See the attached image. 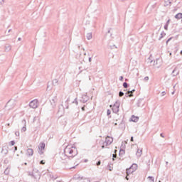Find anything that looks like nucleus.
Wrapping results in <instances>:
<instances>
[{
  "instance_id": "nucleus-46",
  "label": "nucleus",
  "mask_w": 182,
  "mask_h": 182,
  "mask_svg": "<svg viewBox=\"0 0 182 182\" xmlns=\"http://www.w3.org/2000/svg\"><path fill=\"white\" fill-rule=\"evenodd\" d=\"M131 141H134L133 136L131 137Z\"/></svg>"
},
{
  "instance_id": "nucleus-35",
  "label": "nucleus",
  "mask_w": 182,
  "mask_h": 182,
  "mask_svg": "<svg viewBox=\"0 0 182 182\" xmlns=\"http://www.w3.org/2000/svg\"><path fill=\"white\" fill-rule=\"evenodd\" d=\"M112 157H113V160H114V159H116V157H117V154H113Z\"/></svg>"
},
{
  "instance_id": "nucleus-55",
  "label": "nucleus",
  "mask_w": 182,
  "mask_h": 182,
  "mask_svg": "<svg viewBox=\"0 0 182 182\" xmlns=\"http://www.w3.org/2000/svg\"><path fill=\"white\" fill-rule=\"evenodd\" d=\"M7 126H11V124H7Z\"/></svg>"
},
{
  "instance_id": "nucleus-31",
  "label": "nucleus",
  "mask_w": 182,
  "mask_h": 182,
  "mask_svg": "<svg viewBox=\"0 0 182 182\" xmlns=\"http://www.w3.org/2000/svg\"><path fill=\"white\" fill-rule=\"evenodd\" d=\"M105 147H107V146H106V144H105V142H103V145L102 146V149H105Z\"/></svg>"
},
{
  "instance_id": "nucleus-19",
  "label": "nucleus",
  "mask_w": 182,
  "mask_h": 182,
  "mask_svg": "<svg viewBox=\"0 0 182 182\" xmlns=\"http://www.w3.org/2000/svg\"><path fill=\"white\" fill-rule=\"evenodd\" d=\"M176 19H182V13H178L175 16Z\"/></svg>"
},
{
  "instance_id": "nucleus-32",
  "label": "nucleus",
  "mask_w": 182,
  "mask_h": 182,
  "mask_svg": "<svg viewBox=\"0 0 182 182\" xmlns=\"http://www.w3.org/2000/svg\"><path fill=\"white\" fill-rule=\"evenodd\" d=\"M15 134H16V136H17L18 137H19V132H18V131L16 132H15Z\"/></svg>"
},
{
  "instance_id": "nucleus-42",
  "label": "nucleus",
  "mask_w": 182,
  "mask_h": 182,
  "mask_svg": "<svg viewBox=\"0 0 182 182\" xmlns=\"http://www.w3.org/2000/svg\"><path fill=\"white\" fill-rule=\"evenodd\" d=\"M166 95V92H162V96H165Z\"/></svg>"
},
{
  "instance_id": "nucleus-6",
  "label": "nucleus",
  "mask_w": 182,
  "mask_h": 182,
  "mask_svg": "<svg viewBox=\"0 0 182 182\" xmlns=\"http://www.w3.org/2000/svg\"><path fill=\"white\" fill-rule=\"evenodd\" d=\"M8 149H9V147L7 145H4L1 148V154H4V156H6V154H8L9 153Z\"/></svg>"
},
{
  "instance_id": "nucleus-61",
  "label": "nucleus",
  "mask_w": 182,
  "mask_h": 182,
  "mask_svg": "<svg viewBox=\"0 0 182 182\" xmlns=\"http://www.w3.org/2000/svg\"><path fill=\"white\" fill-rule=\"evenodd\" d=\"M163 38V36H161L159 39H161V38Z\"/></svg>"
},
{
  "instance_id": "nucleus-14",
  "label": "nucleus",
  "mask_w": 182,
  "mask_h": 182,
  "mask_svg": "<svg viewBox=\"0 0 182 182\" xmlns=\"http://www.w3.org/2000/svg\"><path fill=\"white\" fill-rule=\"evenodd\" d=\"M131 120H132V122H134V123H137V122H139V117L132 115L131 117Z\"/></svg>"
},
{
  "instance_id": "nucleus-64",
  "label": "nucleus",
  "mask_w": 182,
  "mask_h": 182,
  "mask_svg": "<svg viewBox=\"0 0 182 182\" xmlns=\"http://www.w3.org/2000/svg\"><path fill=\"white\" fill-rule=\"evenodd\" d=\"M159 182H161V181H159Z\"/></svg>"
},
{
  "instance_id": "nucleus-9",
  "label": "nucleus",
  "mask_w": 182,
  "mask_h": 182,
  "mask_svg": "<svg viewBox=\"0 0 182 182\" xmlns=\"http://www.w3.org/2000/svg\"><path fill=\"white\" fill-rule=\"evenodd\" d=\"M12 49V46L11 44H6L4 46V51L5 52H11Z\"/></svg>"
},
{
  "instance_id": "nucleus-62",
  "label": "nucleus",
  "mask_w": 182,
  "mask_h": 182,
  "mask_svg": "<svg viewBox=\"0 0 182 182\" xmlns=\"http://www.w3.org/2000/svg\"><path fill=\"white\" fill-rule=\"evenodd\" d=\"M114 151H115V153H116V151H117V150H115Z\"/></svg>"
},
{
  "instance_id": "nucleus-21",
  "label": "nucleus",
  "mask_w": 182,
  "mask_h": 182,
  "mask_svg": "<svg viewBox=\"0 0 182 182\" xmlns=\"http://www.w3.org/2000/svg\"><path fill=\"white\" fill-rule=\"evenodd\" d=\"M132 169L134 170V171H136V170H137V164H132V166L130 167Z\"/></svg>"
},
{
  "instance_id": "nucleus-1",
  "label": "nucleus",
  "mask_w": 182,
  "mask_h": 182,
  "mask_svg": "<svg viewBox=\"0 0 182 182\" xmlns=\"http://www.w3.org/2000/svg\"><path fill=\"white\" fill-rule=\"evenodd\" d=\"M75 150H76L74 147L69 148L66 147L64 149L63 152H60L59 154L58 159L60 161H63V163H65L68 159H73L75 156H76L77 153L75 152Z\"/></svg>"
},
{
  "instance_id": "nucleus-30",
  "label": "nucleus",
  "mask_w": 182,
  "mask_h": 182,
  "mask_svg": "<svg viewBox=\"0 0 182 182\" xmlns=\"http://www.w3.org/2000/svg\"><path fill=\"white\" fill-rule=\"evenodd\" d=\"M144 80L145 82H147V81L149 80V76L145 77L144 79Z\"/></svg>"
},
{
  "instance_id": "nucleus-49",
  "label": "nucleus",
  "mask_w": 182,
  "mask_h": 182,
  "mask_svg": "<svg viewBox=\"0 0 182 182\" xmlns=\"http://www.w3.org/2000/svg\"><path fill=\"white\" fill-rule=\"evenodd\" d=\"M82 110H85V107H82Z\"/></svg>"
},
{
  "instance_id": "nucleus-51",
  "label": "nucleus",
  "mask_w": 182,
  "mask_h": 182,
  "mask_svg": "<svg viewBox=\"0 0 182 182\" xmlns=\"http://www.w3.org/2000/svg\"><path fill=\"white\" fill-rule=\"evenodd\" d=\"M10 32H11V30H9V31H8V33H9Z\"/></svg>"
},
{
  "instance_id": "nucleus-27",
  "label": "nucleus",
  "mask_w": 182,
  "mask_h": 182,
  "mask_svg": "<svg viewBox=\"0 0 182 182\" xmlns=\"http://www.w3.org/2000/svg\"><path fill=\"white\" fill-rule=\"evenodd\" d=\"M4 174H6V176H8V174H9V170L8 168H6L5 171H4Z\"/></svg>"
},
{
  "instance_id": "nucleus-12",
  "label": "nucleus",
  "mask_w": 182,
  "mask_h": 182,
  "mask_svg": "<svg viewBox=\"0 0 182 182\" xmlns=\"http://www.w3.org/2000/svg\"><path fill=\"white\" fill-rule=\"evenodd\" d=\"M21 123L23 124V127L21 129V132H26V120L23 119L21 121Z\"/></svg>"
},
{
  "instance_id": "nucleus-8",
  "label": "nucleus",
  "mask_w": 182,
  "mask_h": 182,
  "mask_svg": "<svg viewBox=\"0 0 182 182\" xmlns=\"http://www.w3.org/2000/svg\"><path fill=\"white\" fill-rule=\"evenodd\" d=\"M154 66H155V68H160V66H161V61L160 60V59H156L154 62Z\"/></svg>"
},
{
  "instance_id": "nucleus-34",
  "label": "nucleus",
  "mask_w": 182,
  "mask_h": 182,
  "mask_svg": "<svg viewBox=\"0 0 182 182\" xmlns=\"http://www.w3.org/2000/svg\"><path fill=\"white\" fill-rule=\"evenodd\" d=\"M11 146H15V141H11Z\"/></svg>"
},
{
  "instance_id": "nucleus-52",
  "label": "nucleus",
  "mask_w": 182,
  "mask_h": 182,
  "mask_svg": "<svg viewBox=\"0 0 182 182\" xmlns=\"http://www.w3.org/2000/svg\"><path fill=\"white\" fill-rule=\"evenodd\" d=\"M114 125H115V126H117V122H116V123L114 124Z\"/></svg>"
},
{
  "instance_id": "nucleus-45",
  "label": "nucleus",
  "mask_w": 182,
  "mask_h": 182,
  "mask_svg": "<svg viewBox=\"0 0 182 182\" xmlns=\"http://www.w3.org/2000/svg\"><path fill=\"white\" fill-rule=\"evenodd\" d=\"M166 5H171V1H168V4H166Z\"/></svg>"
},
{
  "instance_id": "nucleus-15",
  "label": "nucleus",
  "mask_w": 182,
  "mask_h": 182,
  "mask_svg": "<svg viewBox=\"0 0 182 182\" xmlns=\"http://www.w3.org/2000/svg\"><path fill=\"white\" fill-rule=\"evenodd\" d=\"M172 73L173 76H177V75L180 73V71L178 70V69H177V68H175L174 70L172 71Z\"/></svg>"
},
{
  "instance_id": "nucleus-50",
  "label": "nucleus",
  "mask_w": 182,
  "mask_h": 182,
  "mask_svg": "<svg viewBox=\"0 0 182 182\" xmlns=\"http://www.w3.org/2000/svg\"><path fill=\"white\" fill-rule=\"evenodd\" d=\"M126 180H129V177L126 176Z\"/></svg>"
},
{
  "instance_id": "nucleus-24",
  "label": "nucleus",
  "mask_w": 182,
  "mask_h": 182,
  "mask_svg": "<svg viewBox=\"0 0 182 182\" xmlns=\"http://www.w3.org/2000/svg\"><path fill=\"white\" fill-rule=\"evenodd\" d=\"M119 97H122V96H124V93L123 92L120 91L119 92Z\"/></svg>"
},
{
  "instance_id": "nucleus-16",
  "label": "nucleus",
  "mask_w": 182,
  "mask_h": 182,
  "mask_svg": "<svg viewBox=\"0 0 182 182\" xmlns=\"http://www.w3.org/2000/svg\"><path fill=\"white\" fill-rule=\"evenodd\" d=\"M136 154L137 157H141V154H143V149H138Z\"/></svg>"
},
{
  "instance_id": "nucleus-26",
  "label": "nucleus",
  "mask_w": 182,
  "mask_h": 182,
  "mask_svg": "<svg viewBox=\"0 0 182 182\" xmlns=\"http://www.w3.org/2000/svg\"><path fill=\"white\" fill-rule=\"evenodd\" d=\"M123 86H124V87L125 89H127L129 85L127 84V82H124V83H123Z\"/></svg>"
},
{
  "instance_id": "nucleus-28",
  "label": "nucleus",
  "mask_w": 182,
  "mask_h": 182,
  "mask_svg": "<svg viewBox=\"0 0 182 182\" xmlns=\"http://www.w3.org/2000/svg\"><path fill=\"white\" fill-rule=\"evenodd\" d=\"M111 113H112V111H110V109H107V116H109V114H111Z\"/></svg>"
},
{
  "instance_id": "nucleus-17",
  "label": "nucleus",
  "mask_w": 182,
  "mask_h": 182,
  "mask_svg": "<svg viewBox=\"0 0 182 182\" xmlns=\"http://www.w3.org/2000/svg\"><path fill=\"white\" fill-rule=\"evenodd\" d=\"M144 104L143 103V100H139L138 102H136V106L138 107H141Z\"/></svg>"
},
{
  "instance_id": "nucleus-23",
  "label": "nucleus",
  "mask_w": 182,
  "mask_h": 182,
  "mask_svg": "<svg viewBox=\"0 0 182 182\" xmlns=\"http://www.w3.org/2000/svg\"><path fill=\"white\" fill-rule=\"evenodd\" d=\"M148 178H149V180H151V182H154V177L149 176Z\"/></svg>"
},
{
  "instance_id": "nucleus-53",
  "label": "nucleus",
  "mask_w": 182,
  "mask_h": 182,
  "mask_svg": "<svg viewBox=\"0 0 182 182\" xmlns=\"http://www.w3.org/2000/svg\"><path fill=\"white\" fill-rule=\"evenodd\" d=\"M24 164H25V166H27V165H28V164H27V163H25Z\"/></svg>"
},
{
  "instance_id": "nucleus-7",
  "label": "nucleus",
  "mask_w": 182,
  "mask_h": 182,
  "mask_svg": "<svg viewBox=\"0 0 182 182\" xmlns=\"http://www.w3.org/2000/svg\"><path fill=\"white\" fill-rule=\"evenodd\" d=\"M57 102H58V97L55 95L51 98L50 104L52 105L53 107H55L56 106Z\"/></svg>"
},
{
  "instance_id": "nucleus-25",
  "label": "nucleus",
  "mask_w": 182,
  "mask_h": 182,
  "mask_svg": "<svg viewBox=\"0 0 182 182\" xmlns=\"http://www.w3.org/2000/svg\"><path fill=\"white\" fill-rule=\"evenodd\" d=\"M73 104L75 105V106H77L78 102H77V100L76 98H75V99L74 100V101L73 102Z\"/></svg>"
},
{
  "instance_id": "nucleus-38",
  "label": "nucleus",
  "mask_w": 182,
  "mask_h": 182,
  "mask_svg": "<svg viewBox=\"0 0 182 182\" xmlns=\"http://www.w3.org/2000/svg\"><path fill=\"white\" fill-rule=\"evenodd\" d=\"M40 164H45V161H41Z\"/></svg>"
},
{
  "instance_id": "nucleus-56",
  "label": "nucleus",
  "mask_w": 182,
  "mask_h": 182,
  "mask_svg": "<svg viewBox=\"0 0 182 182\" xmlns=\"http://www.w3.org/2000/svg\"><path fill=\"white\" fill-rule=\"evenodd\" d=\"M109 171H112V168H109Z\"/></svg>"
},
{
  "instance_id": "nucleus-3",
  "label": "nucleus",
  "mask_w": 182,
  "mask_h": 182,
  "mask_svg": "<svg viewBox=\"0 0 182 182\" xmlns=\"http://www.w3.org/2000/svg\"><path fill=\"white\" fill-rule=\"evenodd\" d=\"M119 107H120V102L119 101H117L112 107L113 113H119Z\"/></svg>"
},
{
  "instance_id": "nucleus-54",
  "label": "nucleus",
  "mask_w": 182,
  "mask_h": 182,
  "mask_svg": "<svg viewBox=\"0 0 182 182\" xmlns=\"http://www.w3.org/2000/svg\"><path fill=\"white\" fill-rule=\"evenodd\" d=\"M54 182H60V181H54Z\"/></svg>"
},
{
  "instance_id": "nucleus-11",
  "label": "nucleus",
  "mask_w": 182,
  "mask_h": 182,
  "mask_svg": "<svg viewBox=\"0 0 182 182\" xmlns=\"http://www.w3.org/2000/svg\"><path fill=\"white\" fill-rule=\"evenodd\" d=\"M134 92H136V90H132L131 91H128L125 94L126 97H132L133 96V93H134Z\"/></svg>"
},
{
  "instance_id": "nucleus-40",
  "label": "nucleus",
  "mask_w": 182,
  "mask_h": 182,
  "mask_svg": "<svg viewBox=\"0 0 182 182\" xmlns=\"http://www.w3.org/2000/svg\"><path fill=\"white\" fill-rule=\"evenodd\" d=\"M100 164H101L100 161L97 163V166H100Z\"/></svg>"
},
{
  "instance_id": "nucleus-33",
  "label": "nucleus",
  "mask_w": 182,
  "mask_h": 182,
  "mask_svg": "<svg viewBox=\"0 0 182 182\" xmlns=\"http://www.w3.org/2000/svg\"><path fill=\"white\" fill-rule=\"evenodd\" d=\"M168 28V24H166V25L164 26V29H166V31H167Z\"/></svg>"
},
{
  "instance_id": "nucleus-58",
  "label": "nucleus",
  "mask_w": 182,
  "mask_h": 182,
  "mask_svg": "<svg viewBox=\"0 0 182 182\" xmlns=\"http://www.w3.org/2000/svg\"><path fill=\"white\" fill-rule=\"evenodd\" d=\"M172 95H174V91H173V92H172Z\"/></svg>"
},
{
  "instance_id": "nucleus-44",
  "label": "nucleus",
  "mask_w": 182,
  "mask_h": 182,
  "mask_svg": "<svg viewBox=\"0 0 182 182\" xmlns=\"http://www.w3.org/2000/svg\"><path fill=\"white\" fill-rule=\"evenodd\" d=\"M168 23H170V20H168L166 22V25H168Z\"/></svg>"
},
{
  "instance_id": "nucleus-48",
  "label": "nucleus",
  "mask_w": 182,
  "mask_h": 182,
  "mask_svg": "<svg viewBox=\"0 0 182 182\" xmlns=\"http://www.w3.org/2000/svg\"><path fill=\"white\" fill-rule=\"evenodd\" d=\"M161 137H164V136H163V134H160Z\"/></svg>"
},
{
  "instance_id": "nucleus-10",
  "label": "nucleus",
  "mask_w": 182,
  "mask_h": 182,
  "mask_svg": "<svg viewBox=\"0 0 182 182\" xmlns=\"http://www.w3.org/2000/svg\"><path fill=\"white\" fill-rule=\"evenodd\" d=\"M80 100L82 103H86L89 100V97H87V95H83Z\"/></svg>"
},
{
  "instance_id": "nucleus-63",
  "label": "nucleus",
  "mask_w": 182,
  "mask_h": 182,
  "mask_svg": "<svg viewBox=\"0 0 182 182\" xmlns=\"http://www.w3.org/2000/svg\"><path fill=\"white\" fill-rule=\"evenodd\" d=\"M111 49H113V47H111Z\"/></svg>"
},
{
  "instance_id": "nucleus-20",
  "label": "nucleus",
  "mask_w": 182,
  "mask_h": 182,
  "mask_svg": "<svg viewBox=\"0 0 182 182\" xmlns=\"http://www.w3.org/2000/svg\"><path fill=\"white\" fill-rule=\"evenodd\" d=\"M86 38L88 41H90V39L92 38V33H87Z\"/></svg>"
},
{
  "instance_id": "nucleus-36",
  "label": "nucleus",
  "mask_w": 182,
  "mask_h": 182,
  "mask_svg": "<svg viewBox=\"0 0 182 182\" xmlns=\"http://www.w3.org/2000/svg\"><path fill=\"white\" fill-rule=\"evenodd\" d=\"M88 62H89L90 63H92V58H91V57H90V58H88Z\"/></svg>"
},
{
  "instance_id": "nucleus-47",
  "label": "nucleus",
  "mask_w": 182,
  "mask_h": 182,
  "mask_svg": "<svg viewBox=\"0 0 182 182\" xmlns=\"http://www.w3.org/2000/svg\"><path fill=\"white\" fill-rule=\"evenodd\" d=\"M18 41H22V38H18Z\"/></svg>"
},
{
  "instance_id": "nucleus-43",
  "label": "nucleus",
  "mask_w": 182,
  "mask_h": 182,
  "mask_svg": "<svg viewBox=\"0 0 182 182\" xmlns=\"http://www.w3.org/2000/svg\"><path fill=\"white\" fill-rule=\"evenodd\" d=\"M171 39H172V38H168V39L166 41V43H168V41H169Z\"/></svg>"
},
{
  "instance_id": "nucleus-18",
  "label": "nucleus",
  "mask_w": 182,
  "mask_h": 182,
  "mask_svg": "<svg viewBox=\"0 0 182 182\" xmlns=\"http://www.w3.org/2000/svg\"><path fill=\"white\" fill-rule=\"evenodd\" d=\"M132 173H134V170L132 169V168L127 169V176H129V174H132Z\"/></svg>"
},
{
  "instance_id": "nucleus-37",
  "label": "nucleus",
  "mask_w": 182,
  "mask_h": 182,
  "mask_svg": "<svg viewBox=\"0 0 182 182\" xmlns=\"http://www.w3.org/2000/svg\"><path fill=\"white\" fill-rule=\"evenodd\" d=\"M11 104H12V102H11V101H9V102L7 103L6 106H9V105H11Z\"/></svg>"
},
{
  "instance_id": "nucleus-57",
  "label": "nucleus",
  "mask_w": 182,
  "mask_h": 182,
  "mask_svg": "<svg viewBox=\"0 0 182 182\" xmlns=\"http://www.w3.org/2000/svg\"><path fill=\"white\" fill-rule=\"evenodd\" d=\"M166 164H168V161H166Z\"/></svg>"
},
{
  "instance_id": "nucleus-13",
  "label": "nucleus",
  "mask_w": 182,
  "mask_h": 182,
  "mask_svg": "<svg viewBox=\"0 0 182 182\" xmlns=\"http://www.w3.org/2000/svg\"><path fill=\"white\" fill-rule=\"evenodd\" d=\"M27 156H33V149H28L26 151Z\"/></svg>"
},
{
  "instance_id": "nucleus-5",
  "label": "nucleus",
  "mask_w": 182,
  "mask_h": 182,
  "mask_svg": "<svg viewBox=\"0 0 182 182\" xmlns=\"http://www.w3.org/2000/svg\"><path fill=\"white\" fill-rule=\"evenodd\" d=\"M112 143H113V138L110 137V136H107L105 139V141L104 142V144H105V146H110V144H112Z\"/></svg>"
},
{
  "instance_id": "nucleus-41",
  "label": "nucleus",
  "mask_w": 182,
  "mask_h": 182,
  "mask_svg": "<svg viewBox=\"0 0 182 182\" xmlns=\"http://www.w3.org/2000/svg\"><path fill=\"white\" fill-rule=\"evenodd\" d=\"M18 150V146H14V151H16Z\"/></svg>"
},
{
  "instance_id": "nucleus-39",
  "label": "nucleus",
  "mask_w": 182,
  "mask_h": 182,
  "mask_svg": "<svg viewBox=\"0 0 182 182\" xmlns=\"http://www.w3.org/2000/svg\"><path fill=\"white\" fill-rule=\"evenodd\" d=\"M119 80H120V81L123 80V76H120V77H119Z\"/></svg>"
},
{
  "instance_id": "nucleus-22",
  "label": "nucleus",
  "mask_w": 182,
  "mask_h": 182,
  "mask_svg": "<svg viewBox=\"0 0 182 182\" xmlns=\"http://www.w3.org/2000/svg\"><path fill=\"white\" fill-rule=\"evenodd\" d=\"M58 80L57 79H55V80H53V85H54V86H56L57 85H58Z\"/></svg>"
},
{
  "instance_id": "nucleus-59",
  "label": "nucleus",
  "mask_w": 182,
  "mask_h": 182,
  "mask_svg": "<svg viewBox=\"0 0 182 182\" xmlns=\"http://www.w3.org/2000/svg\"><path fill=\"white\" fill-rule=\"evenodd\" d=\"M181 55H182V50L181 51Z\"/></svg>"
},
{
  "instance_id": "nucleus-4",
  "label": "nucleus",
  "mask_w": 182,
  "mask_h": 182,
  "mask_svg": "<svg viewBox=\"0 0 182 182\" xmlns=\"http://www.w3.org/2000/svg\"><path fill=\"white\" fill-rule=\"evenodd\" d=\"M38 153L39 154H43L44 151H45V143L42 142L40 143L39 146H38Z\"/></svg>"
},
{
  "instance_id": "nucleus-2",
  "label": "nucleus",
  "mask_w": 182,
  "mask_h": 182,
  "mask_svg": "<svg viewBox=\"0 0 182 182\" xmlns=\"http://www.w3.org/2000/svg\"><path fill=\"white\" fill-rule=\"evenodd\" d=\"M29 106L31 109H38V106H39V102L38 100H33L30 102Z\"/></svg>"
},
{
  "instance_id": "nucleus-29",
  "label": "nucleus",
  "mask_w": 182,
  "mask_h": 182,
  "mask_svg": "<svg viewBox=\"0 0 182 182\" xmlns=\"http://www.w3.org/2000/svg\"><path fill=\"white\" fill-rule=\"evenodd\" d=\"M47 89H48L49 90H52V87H50V85H49V84L47 85Z\"/></svg>"
},
{
  "instance_id": "nucleus-60",
  "label": "nucleus",
  "mask_w": 182,
  "mask_h": 182,
  "mask_svg": "<svg viewBox=\"0 0 182 182\" xmlns=\"http://www.w3.org/2000/svg\"><path fill=\"white\" fill-rule=\"evenodd\" d=\"M169 55H170V56H171V53H170V54H169Z\"/></svg>"
}]
</instances>
